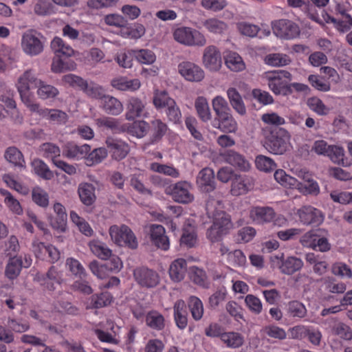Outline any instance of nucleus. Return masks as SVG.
Returning <instances> with one entry per match:
<instances>
[{
  "instance_id": "nucleus-1",
  "label": "nucleus",
  "mask_w": 352,
  "mask_h": 352,
  "mask_svg": "<svg viewBox=\"0 0 352 352\" xmlns=\"http://www.w3.org/2000/svg\"><path fill=\"white\" fill-rule=\"evenodd\" d=\"M221 205L219 201L210 199L206 206L207 214L212 219V225L207 230L206 237L212 243L221 241L234 228L230 216L220 209Z\"/></svg>"
},
{
  "instance_id": "nucleus-2",
  "label": "nucleus",
  "mask_w": 352,
  "mask_h": 352,
  "mask_svg": "<svg viewBox=\"0 0 352 352\" xmlns=\"http://www.w3.org/2000/svg\"><path fill=\"white\" fill-rule=\"evenodd\" d=\"M41 80L35 69H28L18 77L16 81L15 86L21 100L28 109L36 107V102L34 101V95L30 89L37 88Z\"/></svg>"
},
{
  "instance_id": "nucleus-3",
  "label": "nucleus",
  "mask_w": 352,
  "mask_h": 352,
  "mask_svg": "<svg viewBox=\"0 0 352 352\" xmlns=\"http://www.w3.org/2000/svg\"><path fill=\"white\" fill-rule=\"evenodd\" d=\"M265 145L267 150L276 155L283 154L289 147L290 135L283 128L272 130L266 127L263 129Z\"/></svg>"
},
{
  "instance_id": "nucleus-4",
  "label": "nucleus",
  "mask_w": 352,
  "mask_h": 352,
  "mask_svg": "<svg viewBox=\"0 0 352 352\" xmlns=\"http://www.w3.org/2000/svg\"><path fill=\"white\" fill-rule=\"evenodd\" d=\"M263 78L267 81L269 89L275 95H286L292 74L285 70H274L263 73Z\"/></svg>"
},
{
  "instance_id": "nucleus-5",
  "label": "nucleus",
  "mask_w": 352,
  "mask_h": 352,
  "mask_svg": "<svg viewBox=\"0 0 352 352\" xmlns=\"http://www.w3.org/2000/svg\"><path fill=\"white\" fill-rule=\"evenodd\" d=\"M45 38L35 30H28L21 36V47L23 52L28 56H36L44 50Z\"/></svg>"
},
{
  "instance_id": "nucleus-6",
  "label": "nucleus",
  "mask_w": 352,
  "mask_h": 352,
  "mask_svg": "<svg viewBox=\"0 0 352 352\" xmlns=\"http://www.w3.org/2000/svg\"><path fill=\"white\" fill-rule=\"evenodd\" d=\"M174 39L179 43L188 47H203L207 43L204 34L190 27H179L173 30Z\"/></svg>"
},
{
  "instance_id": "nucleus-7",
  "label": "nucleus",
  "mask_w": 352,
  "mask_h": 352,
  "mask_svg": "<svg viewBox=\"0 0 352 352\" xmlns=\"http://www.w3.org/2000/svg\"><path fill=\"white\" fill-rule=\"evenodd\" d=\"M63 79L69 85L78 87L88 97L100 100V102L106 96L105 91L102 86L92 81L87 82L74 74L65 75Z\"/></svg>"
},
{
  "instance_id": "nucleus-8",
  "label": "nucleus",
  "mask_w": 352,
  "mask_h": 352,
  "mask_svg": "<svg viewBox=\"0 0 352 352\" xmlns=\"http://www.w3.org/2000/svg\"><path fill=\"white\" fill-rule=\"evenodd\" d=\"M111 240L118 245H126L131 249L138 247L137 239L133 231L126 225H113L109 229Z\"/></svg>"
},
{
  "instance_id": "nucleus-9",
  "label": "nucleus",
  "mask_w": 352,
  "mask_h": 352,
  "mask_svg": "<svg viewBox=\"0 0 352 352\" xmlns=\"http://www.w3.org/2000/svg\"><path fill=\"white\" fill-rule=\"evenodd\" d=\"M192 185L186 181L178 182L165 188L164 192L170 195L177 203L187 204L194 200V195L191 192Z\"/></svg>"
},
{
  "instance_id": "nucleus-10",
  "label": "nucleus",
  "mask_w": 352,
  "mask_h": 352,
  "mask_svg": "<svg viewBox=\"0 0 352 352\" xmlns=\"http://www.w3.org/2000/svg\"><path fill=\"white\" fill-rule=\"evenodd\" d=\"M273 33L278 38L290 40L297 38L300 33L298 24L288 19H278L272 22Z\"/></svg>"
},
{
  "instance_id": "nucleus-11",
  "label": "nucleus",
  "mask_w": 352,
  "mask_h": 352,
  "mask_svg": "<svg viewBox=\"0 0 352 352\" xmlns=\"http://www.w3.org/2000/svg\"><path fill=\"white\" fill-rule=\"evenodd\" d=\"M202 64L210 72H217L222 66L220 50L214 45L206 46L202 53Z\"/></svg>"
},
{
  "instance_id": "nucleus-12",
  "label": "nucleus",
  "mask_w": 352,
  "mask_h": 352,
  "mask_svg": "<svg viewBox=\"0 0 352 352\" xmlns=\"http://www.w3.org/2000/svg\"><path fill=\"white\" fill-rule=\"evenodd\" d=\"M179 74L187 81L198 82L205 77L204 69L197 64L184 61L178 65Z\"/></svg>"
},
{
  "instance_id": "nucleus-13",
  "label": "nucleus",
  "mask_w": 352,
  "mask_h": 352,
  "mask_svg": "<svg viewBox=\"0 0 352 352\" xmlns=\"http://www.w3.org/2000/svg\"><path fill=\"white\" fill-rule=\"evenodd\" d=\"M254 180L249 175L236 174L232 179L230 193L233 196L247 194L254 188Z\"/></svg>"
},
{
  "instance_id": "nucleus-14",
  "label": "nucleus",
  "mask_w": 352,
  "mask_h": 352,
  "mask_svg": "<svg viewBox=\"0 0 352 352\" xmlns=\"http://www.w3.org/2000/svg\"><path fill=\"white\" fill-rule=\"evenodd\" d=\"M296 214L303 225L318 226L324 221L322 212L311 206H302L297 210Z\"/></svg>"
},
{
  "instance_id": "nucleus-15",
  "label": "nucleus",
  "mask_w": 352,
  "mask_h": 352,
  "mask_svg": "<svg viewBox=\"0 0 352 352\" xmlns=\"http://www.w3.org/2000/svg\"><path fill=\"white\" fill-rule=\"evenodd\" d=\"M36 107L30 108V111L34 113H36L43 118L49 120L50 122L56 124H64L68 120L67 114L57 109H47L41 108L38 103H36Z\"/></svg>"
},
{
  "instance_id": "nucleus-16",
  "label": "nucleus",
  "mask_w": 352,
  "mask_h": 352,
  "mask_svg": "<svg viewBox=\"0 0 352 352\" xmlns=\"http://www.w3.org/2000/svg\"><path fill=\"white\" fill-rule=\"evenodd\" d=\"M133 275L136 281L142 287H154L160 282L158 274L146 267L135 269Z\"/></svg>"
},
{
  "instance_id": "nucleus-17",
  "label": "nucleus",
  "mask_w": 352,
  "mask_h": 352,
  "mask_svg": "<svg viewBox=\"0 0 352 352\" xmlns=\"http://www.w3.org/2000/svg\"><path fill=\"white\" fill-rule=\"evenodd\" d=\"M148 232L151 240L155 245L165 251L169 249V239L166 235L165 229L162 226L158 224L149 225Z\"/></svg>"
},
{
  "instance_id": "nucleus-18",
  "label": "nucleus",
  "mask_w": 352,
  "mask_h": 352,
  "mask_svg": "<svg viewBox=\"0 0 352 352\" xmlns=\"http://www.w3.org/2000/svg\"><path fill=\"white\" fill-rule=\"evenodd\" d=\"M35 279L50 291L54 290L55 285H60L63 280L62 272L58 270L54 266L49 269L45 276L36 274Z\"/></svg>"
},
{
  "instance_id": "nucleus-19",
  "label": "nucleus",
  "mask_w": 352,
  "mask_h": 352,
  "mask_svg": "<svg viewBox=\"0 0 352 352\" xmlns=\"http://www.w3.org/2000/svg\"><path fill=\"white\" fill-rule=\"evenodd\" d=\"M106 144L111 157L116 160L125 158L130 151L129 144L120 139L107 138Z\"/></svg>"
},
{
  "instance_id": "nucleus-20",
  "label": "nucleus",
  "mask_w": 352,
  "mask_h": 352,
  "mask_svg": "<svg viewBox=\"0 0 352 352\" xmlns=\"http://www.w3.org/2000/svg\"><path fill=\"white\" fill-rule=\"evenodd\" d=\"M275 217L274 209L268 206H254L250 210V218L256 224L271 222Z\"/></svg>"
},
{
  "instance_id": "nucleus-21",
  "label": "nucleus",
  "mask_w": 352,
  "mask_h": 352,
  "mask_svg": "<svg viewBox=\"0 0 352 352\" xmlns=\"http://www.w3.org/2000/svg\"><path fill=\"white\" fill-rule=\"evenodd\" d=\"M197 184L200 190L209 192L214 190V173L212 169L203 168L197 177Z\"/></svg>"
},
{
  "instance_id": "nucleus-22",
  "label": "nucleus",
  "mask_w": 352,
  "mask_h": 352,
  "mask_svg": "<svg viewBox=\"0 0 352 352\" xmlns=\"http://www.w3.org/2000/svg\"><path fill=\"white\" fill-rule=\"evenodd\" d=\"M225 161L239 169L241 171H248L250 169V164L241 154L233 151L229 150L223 154Z\"/></svg>"
},
{
  "instance_id": "nucleus-23",
  "label": "nucleus",
  "mask_w": 352,
  "mask_h": 352,
  "mask_svg": "<svg viewBox=\"0 0 352 352\" xmlns=\"http://www.w3.org/2000/svg\"><path fill=\"white\" fill-rule=\"evenodd\" d=\"M145 102L144 101L135 97L129 98L126 104V119L133 120L136 118L143 116Z\"/></svg>"
},
{
  "instance_id": "nucleus-24",
  "label": "nucleus",
  "mask_w": 352,
  "mask_h": 352,
  "mask_svg": "<svg viewBox=\"0 0 352 352\" xmlns=\"http://www.w3.org/2000/svg\"><path fill=\"white\" fill-rule=\"evenodd\" d=\"M212 124L214 128L226 133H235L238 129V124L231 112L214 119Z\"/></svg>"
},
{
  "instance_id": "nucleus-25",
  "label": "nucleus",
  "mask_w": 352,
  "mask_h": 352,
  "mask_svg": "<svg viewBox=\"0 0 352 352\" xmlns=\"http://www.w3.org/2000/svg\"><path fill=\"white\" fill-rule=\"evenodd\" d=\"M100 107L107 114L120 115L124 109L122 102L116 98L106 95L100 102Z\"/></svg>"
},
{
  "instance_id": "nucleus-26",
  "label": "nucleus",
  "mask_w": 352,
  "mask_h": 352,
  "mask_svg": "<svg viewBox=\"0 0 352 352\" xmlns=\"http://www.w3.org/2000/svg\"><path fill=\"white\" fill-rule=\"evenodd\" d=\"M187 272V262L184 258L174 260L169 267V276L174 282L182 280Z\"/></svg>"
},
{
  "instance_id": "nucleus-27",
  "label": "nucleus",
  "mask_w": 352,
  "mask_h": 352,
  "mask_svg": "<svg viewBox=\"0 0 352 352\" xmlns=\"http://www.w3.org/2000/svg\"><path fill=\"white\" fill-rule=\"evenodd\" d=\"M111 86L120 91H135L140 89L141 86L140 81L137 79L129 80L124 76L114 78L111 82Z\"/></svg>"
},
{
  "instance_id": "nucleus-28",
  "label": "nucleus",
  "mask_w": 352,
  "mask_h": 352,
  "mask_svg": "<svg viewBox=\"0 0 352 352\" xmlns=\"http://www.w3.org/2000/svg\"><path fill=\"white\" fill-rule=\"evenodd\" d=\"M90 150V146L87 144L78 146L74 143H68L63 150V155L68 158L78 160L85 157Z\"/></svg>"
},
{
  "instance_id": "nucleus-29",
  "label": "nucleus",
  "mask_w": 352,
  "mask_h": 352,
  "mask_svg": "<svg viewBox=\"0 0 352 352\" xmlns=\"http://www.w3.org/2000/svg\"><path fill=\"white\" fill-rule=\"evenodd\" d=\"M174 320L177 327L180 329H184L188 324V314L186 305L183 300H177L173 307Z\"/></svg>"
},
{
  "instance_id": "nucleus-30",
  "label": "nucleus",
  "mask_w": 352,
  "mask_h": 352,
  "mask_svg": "<svg viewBox=\"0 0 352 352\" xmlns=\"http://www.w3.org/2000/svg\"><path fill=\"white\" fill-rule=\"evenodd\" d=\"M145 322L148 327L155 331H162L166 327L164 316L157 310H151L146 313Z\"/></svg>"
},
{
  "instance_id": "nucleus-31",
  "label": "nucleus",
  "mask_w": 352,
  "mask_h": 352,
  "mask_svg": "<svg viewBox=\"0 0 352 352\" xmlns=\"http://www.w3.org/2000/svg\"><path fill=\"white\" fill-rule=\"evenodd\" d=\"M326 322H328L331 327L333 334L346 340H352V330L346 324L338 322L336 318H331L327 320Z\"/></svg>"
},
{
  "instance_id": "nucleus-32",
  "label": "nucleus",
  "mask_w": 352,
  "mask_h": 352,
  "mask_svg": "<svg viewBox=\"0 0 352 352\" xmlns=\"http://www.w3.org/2000/svg\"><path fill=\"white\" fill-rule=\"evenodd\" d=\"M51 48L57 56L68 58L74 56L75 53L74 50L70 45L58 36L54 37L51 41Z\"/></svg>"
},
{
  "instance_id": "nucleus-33",
  "label": "nucleus",
  "mask_w": 352,
  "mask_h": 352,
  "mask_svg": "<svg viewBox=\"0 0 352 352\" xmlns=\"http://www.w3.org/2000/svg\"><path fill=\"white\" fill-rule=\"evenodd\" d=\"M279 269L283 274L291 275L300 270L303 267V261L295 256H289L280 260Z\"/></svg>"
},
{
  "instance_id": "nucleus-34",
  "label": "nucleus",
  "mask_w": 352,
  "mask_h": 352,
  "mask_svg": "<svg viewBox=\"0 0 352 352\" xmlns=\"http://www.w3.org/2000/svg\"><path fill=\"white\" fill-rule=\"evenodd\" d=\"M78 192L80 201L86 206L92 205L96 200L95 187L89 183L80 184Z\"/></svg>"
},
{
  "instance_id": "nucleus-35",
  "label": "nucleus",
  "mask_w": 352,
  "mask_h": 352,
  "mask_svg": "<svg viewBox=\"0 0 352 352\" xmlns=\"http://www.w3.org/2000/svg\"><path fill=\"white\" fill-rule=\"evenodd\" d=\"M88 246L91 252L98 258L107 260L111 257L112 251L104 242L94 239L89 242Z\"/></svg>"
},
{
  "instance_id": "nucleus-36",
  "label": "nucleus",
  "mask_w": 352,
  "mask_h": 352,
  "mask_svg": "<svg viewBox=\"0 0 352 352\" xmlns=\"http://www.w3.org/2000/svg\"><path fill=\"white\" fill-rule=\"evenodd\" d=\"M244 337L236 331H225L221 342L228 348L238 349L244 344Z\"/></svg>"
},
{
  "instance_id": "nucleus-37",
  "label": "nucleus",
  "mask_w": 352,
  "mask_h": 352,
  "mask_svg": "<svg viewBox=\"0 0 352 352\" xmlns=\"http://www.w3.org/2000/svg\"><path fill=\"white\" fill-rule=\"evenodd\" d=\"M286 313L289 318L302 319L307 316V309L302 302L294 300L287 304Z\"/></svg>"
},
{
  "instance_id": "nucleus-38",
  "label": "nucleus",
  "mask_w": 352,
  "mask_h": 352,
  "mask_svg": "<svg viewBox=\"0 0 352 352\" xmlns=\"http://www.w3.org/2000/svg\"><path fill=\"white\" fill-rule=\"evenodd\" d=\"M145 34V28L140 23L133 25H124L120 30L119 34L124 38L138 39Z\"/></svg>"
},
{
  "instance_id": "nucleus-39",
  "label": "nucleus",
  "mask_w": 352,
  "mask_h": 352,
  "mask_svg": "<svg viewBox=\"0 0 352 352\" xmlns=\"http://www.w3.org/2000/svg\"><path fill=\"white\" fill-rule=\"evenodd\" d=\"M228 98L232 108L240 115L246 113V108L242 98L235 88H229L227 91Z\"/></svg>"
},
{
  "instance_id": "nucleus-40",
  "label": "nucleus",
  "mask_w": 352,
  "mask_h": 352,
  "mask_svg": "<svg viewBox=\"0 0 352 352\" xmlns=\"http://www.w3.org/2000/svg\"><path fill=\"white\" fill-rule=\"evenodd\" d=\"M195 107L199 118L204 122L211 120L212 113L208 100L203 96L198 97L195 102Z\"/></svg>"
},
{
  "instance_id": "nucleus-41",
  "label": "nucleus",
  "mask_w": 352,
  "mask_h": 352,
  "mask_svg": "<svg viewBox=\"0 0 352 352\" xmlns=\"http://www.w3.org/2000/svg\"><path fill=\"white\" fill-rule=\"evenodd\" d=\"M275 180L285 188L296 189L299 186V182L294 177L287 175L283 169L276 170L274 174Z\"/></svg>"
},
{
  "instance_id": "nucleus-42",
  "label": "nucleus",
  "mask_w": 352,
  "mask_h": 352,
  "mask_svg": "<svg viewBox=\"0 0 352 352\" xmlns=\"http://www.w3.org/2000/svg\"><path fill=\"white\" fill-rule=\"evenodd\" d=\"M0 195L4 197L3 202L11 212L18 215L22 214L19 201L8 190L0 188Z\"/></svg>"
},
{
  "instance_id": "nucleus-43",
  "label": "nucleus",
  "mask_w": 352,
  "mask_h": 352,
  "mask_svg": "<svg viewBox=\"0 0 352 352\" xmlns=\"http://www.w3.org/2000/svg\"><path fill=\"white\" fill-rule=\"evenodd\" d=\"M36 89V94L41 100L53 99L59 94V91L56 87L52 85L47 84L42 80Z\"/></svg>"
},
{
  "instance_id": "nucleus-44",
  "label": "nucleus",
  "mask_w": 352,
  "mask_h": 352,
  "mask_svg": "<svg viewBox=\"0 0 352 352\" xmlns=\"http://www.w3.org/2000/svg\"><path fill=\"white\" fill-rule=\"evenodd\" d=\"M7 162L19 167H25V160L22 153L15 146H10L4 153Z\"/></svg>"
},
{
  "instance_id": "nucleus-45",
  "label": "nucleus",
  "mask_w": 352,
  "mask_h": 352,
  "mask_svg": "<svg viewBox=\"0 0 352 352\" xmlns=\"http://www.w3.org/2000/svg\"><path fill=\"white\" fill-rule=\"evenodd\" d=\"M264 62L271 67H283L289 65L292 60L289 56L281 53H272L265 56Z\"/></svg>"
},
{
  "instance_id": "nucleus-46",
  "label": "nucleus",
  "mask_w": 352,
  "mask_h": 352,
  "mask_svg": "<svg viewBox=\"0 0 352 352\" xmlns=\"http://www.w3.org/2000/svg\"><path fill=\"white\" fill-rule=\"evenodd\" d=\"M181 243L187 247H193L197 243V232L195 228L190 221L186 223L183 229V234L181 237Z\"/></svg>"
},
{
  "instance_id": "nucleus-47",
  "label": "nucleus",
  "mask_w": 352,
  "mask_h": 352,
  "mask_svg": "<svg viewBox=\"0 0 352 352\" xmlns=\"http://www.w3.org/2000/svg\"><path fill=\"white\" fill-rule=\"evenodd\" d=\"M225 63L228 68L233 72H241L245 67L242 58L234 52L227 53L225 57Z\"/></svg>"
},
{
  "instance_id": "nucleus-48",
  "label": "nucleus",
  "mask_w": 352,
  "mask_h": 352,
  "mask_svg": "<svg viewBox=\"0 0 352 352\" xmlns=\"http://www.w3.org/2000/svg\"><path fill=\"white\" fill-rule=\"evenodd\" d=\"M22 268V259L19 256L10 258L6 265L5 274L10 280L16 278L20 274Z\"/></svg>"
},
{
  "instance_id": "nucleus-49",
  "label": "nucleus",
  "mask_w": 352,
  "mask_h": 352,
  "mask_svg": "<svg viewBox=\"0 0 352 352\" xmlns=\"http://www.w3.org/2000/svg\"><path fill=\"white\" fill-rule=\"evenodd\" d=\"M188 307L195 320L199 321L202 318L204 309V305L199 298L194 296H190L188 300Z\"/></svg>"
},
{
  "instance_id": "nucleus-50",
  "label": "nucleus",
  "mask_w": 352,
  "mask_h": 352,
  "mask_svg": "<svg viewBox=\"0 0 352 352\" xmlns=\"http://www.w3.org/2000/svg\"><path fill=\"white\" fill-rule=\"evenodd\" d=\"M31 166L35 174L43 179L50 180L54 177L53 172L43 160L40 159H34L32 162Z\"/></svg>"
},
{
  "instance_id": "nucleus-51",
  "label": "nucleus",
  "mask_w": 352,
  "mask_h": 352,
  "mask_svg": "<svg viewBox=\"0 0 352 352\" xmlns=\"http://www.w3.org/2000/svg\"><path fill=\"white\" fill-rule=\"evenodd\" d=\"M204 26L209 32L214 34H221L228 29V25L224 21L216 18L206 20Z\"/></svg>"
},
{
  "instance_id": "nucleus-52",
  "label": "nucleus",
  "mask_w": 352,
  "mask_h": 352,
  "mask_svg": "<svg viewBox=\"0 0 352 352\" xmlns=\"http://www.w3.org/2000/svg\"><path fill=\"white\" fill-rule=\"evenodd\" d=\"M132 54L136 60L142 64L151 65L156 60L155 53L148 49L133 50Z\"/></svg>"
},
{
  "instance_id": "nucleus-53",
  "label": "nucleus",
  "mask_w": 352,
  "mask_h": 352,
  "mask_svg": "<svg viewBox=\"0 0 352 352\" xmlns=\"http://www.w3.org/2000/svg\"><path fill=\"white\" fill-rule=\"evenodd\" d=\"M112 296L109 292H102L98 295H93L89 298V308H101L111 304Z\"/></svg>"
},
{
  "instance_id": "nucleus-54",
  "label": "nucleus",
  "mask_w": 352,
  "mask_h": 352,
  "mask_svg": "<svg viewBox=\"0 0 352 352\" xmlns=\"http://www.w3.org/2000/svg\"><path fill=\"white\" fill-rule=\"evenodd\" d=\"M212 106L217 116V118L231 112L228 102L221 96H217L212 99Z\"/></svg>"
},
{
  "instance_id": "nucleus-55",
  "label": "nucleus",
  "mask_w": 352,
  "mask_h": 352,
  "mask_svg": "<svg viewBox=\"0 0 352 352\" xmlns=\"http://www.w3.org/2000/svg\"><path fill=\"white\" fill-rule=\"evenodd\" d=\"M70 219L83 234L87 236H91L94 234V230L90 225L84 219L78 216L76 212L72 211L70 212Z\"/></svg>"
},
{
  "instance_id": "nucleus-56",
  "label": "nucleus",
  "mask_w": 352,
  "mask_h": 352,
  "mask_svg": "<svg viewBox=\"0 0 352 352\" xmlns=\"http://www.w3.org/2000/svg\"><path fill=\"white\" fill-rule=\"evenodd\" d=\"M39 151L44 157L50 158L54 164V160H59L57 157L60 155V150L54 144L50 142L44 143L40 146Z\"/></svg>"
},
{
  "instance_id": "nucleus-57",
  "label": "nucleus",
  "mask_w": 352,
  "mask_h": 352,
  "mask_svg": "<svg viewBox=\"0 0 352 352\" xmlns=\"http://www.w3.org/2000/svg\"><path fill=\"white\" fill-rule=\"evenodd\" d=\"M175 100L165 91L156 90L153 96V104L156 109L167 107L173 104Z\"/></svg>"
},
{
  "instance_id": "nucleus-58",
  "label": "nucleus",
  "mask_w": 352,
  "mask_h": 352,
  "mask_svg": "<svg viewBox=\"0 0 352 352\" xmlns=\"http://www.w3.org/2000/svg\"><path fill=\"white\" fill-rule=\"evenodd\" d=\"M148 124L143 120L135 121L127 127V131L133 136L141 138L148 132Z\"/></svg>"
},
{
  "instance_id": "nucleus-59",
  "label": "nucleus",
  "mask_w": 352,
  "mask_h": 352,
  "mask_svg": "<svg viewBox=\"0 0 352 352\" xmlns=\"http://www.w3.org/2000/svg\"><path fill=\"white\" fill-rule=\"evenodd\" d=\"M32 197L33 201L41 207L46 208L49 205L48 193L41 187L36 186L32 189Z\"/></svg>"
},
{
  "instance_id": "nucleus-60",
  "label": "nucleus",
  "mask_w": 352,
  "mask_h": 352,
  "mask_svg": "<svg viewBox=\"0 0 352 352\" xmlns=\"http://www.w3.org/2000/svg\"><path fill=\"white\" fill-rule=\"evenodd\" d=\"M65 265L73 275L80 278L86 276L87 273L85 269L77 259L72 257L68 258L66 260Z\"/></svg>"
},
{
  "instance_id": "nucleus-61",
  "label": "nucleus",
  "mask_w": 352,
  "mask_h": 352,
  "mask_svg": "<svg viewBox=\"0 0 352 352\" xmlns=\"http://www.w3.org/2000/svg\"><path fill=\"white\" fill-rule=\"evenodd\" d=\"M244 302L250 312L256 315L262 312L263 304L257 296L253 294H248L244 298Z\"/></svg>"
},
{
  "instance_id": "nucleus-62",
  "label": "nucleus",
  "mask_w": 352,
  "mask_h": 352,
  "mask_svg": "<svg viewBox=\"0 0 352 352\" xmlns=\"http://www.w3.org/2000/svg\"><path fill=\"white\" fill-rule=\"evenodd\" d=\"M331 272L335 276L342 278H351L352 270L351 267L343 262H336L331 266Z\"/></svg>"
},
{
  "instance_id": "nucleus-63",
  "label": "nucleus",
  "mask_w": 352,
  "mask_h": 352,
  "mask_svg": "<svg viewBox=\"0 0 352 352\" xmlns=\"http://www.w3.org/2000/svg\"><path fill=\"white\" fill-rule=\"evenodd\" d=\"M255 164L258 170L264 172L272 171L276 166V163L272 159L262 155L256 157Z\"/></svg>"
},
{
  "instance_id": "nucleus-64",
  "label": "nucleus",
  "mask_w": 352,
  "mask_h": 352,
  "mask_svg": "<svg viewBox=\"0 0 352 352\" xmlns=\"http://www.w3.org/2000/svg\"><path fill=\"white\" fill-rule=\"evenodd\" d=\"M307 104L311 110L320 116L327 115L329 112L328 108L318 98H311L307 101Z\"/></svg>"
}]
</instances>
